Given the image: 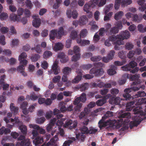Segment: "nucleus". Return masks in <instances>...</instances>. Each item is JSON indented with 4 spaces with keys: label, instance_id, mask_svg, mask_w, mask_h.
<instances>
[{
    "label": "nucleus",
    "instance_id": "33",
    "mask_svg": "<svg viewBox=\"0 0 146 146\" xmlns=\"http://www.w3.org/2000/svg\"><path fill=\"white\" fill-rule=\"evenodd\" d=\"M11 132L10 129L8 128H6L4 127H2L0 129V134L2 135L3 134H6L9 133Z\"/></svg>",
    "mask_w": 146,
    "mask_h": 146
},
{
    "label": "nucleus",
    "instance_id": "38",
    "mask_svg": "<svg viewBox=\"0 0 146 146\" xmlns=\"http://www.w3.org/2000/svg\"><path fill=\"white\" fill-rule=\"evenodd\" d=\"M91 6L89 3H86L84 7V10L87 13H88L91 10Z\"/></svg>",
    "mask_w": 146,
    "mask_h": 146
},
{
    "label": "nucleus",
    "instance_id": "58",
    "mask_svg": "<svg viewBox=\"0 0 146 146\" xmlns=\"http://www.w3.org/2000/svg\"><path fill=\"white\" fill-rule=\"evenodd\" d=\"M96 23L95 21H93V23L90 22V25L92 26V27L91 28V30L92 31L94 30H96L98 29V26L96 24H94V23Z\"/></svg>",
    "mask_w": 146,
    "mask_h": 146
},
{
    "label": "nucleus",
    "instance_id": "21",
    "mask_svg": "<svg viewBox=\"0 0 146 146\" xmlns=\"http://www.w3.org/2000/svg\"><path fill=\"white\" fill-rule=\"evenodd\" d=\"M30 142L29 140H24L18 142L16 146H30Z\"/></svg>",
    "mask_w": 146,
    "mask_h": 146
},
{
    "label": "nucleus",
    "instance_id": "34",
    "mask_svg": "<svg viewBox=\"0 0 146 146\" xmlns=\"http://www.w3.org/2000/svg\"><path fill=\"white\" fill-rule=\"evenodd\" d=\"M57 64L56 63H54L52 67L54 73L55 75L58 74L60 72V70L58 68Z\"/></svg>",
    "mask_w": 146,
    "mask_h": 146
},
{
    "label": "nucleus",
    "instance_id": "41",
    "mask_svg": "<svg viewBox=\"0 0 146 146\" xmlns=\"http://www.w3.org/2000/svg\"><path fill=\"white\" fill-rule=\"evenodd\" d=\"M113 6V5L112 4H110L106 6L104 9L105 14H106L111 9H112Z\"/></svg>",
    "mask_w": 146,
    "mask_h": 146
},
{
    "label": "nucleus",
    "instance_id": "40",
    "mask_svg": "<svg viewBox=\"0 0 146 146\" xmlns=\"http://www.w3.org/2000/svg\"><path fill=\"white\" fill-rule=\"evenodd\" d=\"M52 55V53L50 51H45L43 54V57L45 59H47Z\"/></svg>",
    "mask_w": 146,
    "mask_h": 146
},
{
    "label": "nucleus",
    "instance_id": "31",
    "mask_svg": "<svg viewBox=\"0 0 146 146\" xmlns=\"http://www.w3.org/2000/svg\"><path fill=\"white\" fill-rule=\"evenodd\" d=\"M133 20L135 22L137 23L140 22L142 19V15L135 14L133 15Z\"/></svg>",
    "mask_w": 146,
    "mask_h": 146
},
{
    "label": "nucleus",
    "instance_id": "14",
    "mask_svg": "<svg viewBox=\"0 0 146 146\" xmlns=\"http://www.w3.org/2000/svg\"><path fill=\"white\" fill-rule=\"evenodd\" d=\"M115 51L113 50H111L109 53L107 57H104L103 58V61L105 62H108L109 60H112L115 54Z\"/></svg>",
    "mask_w": 146,
    "mask_h": 146
},
{
    "label": "nucleus",
    "instance_id": "22",
    "mask_svg": "<svg viewBox=\"0 0 146 146\" xmlns=\"http://www.w3.org/2000/svg\"><path fill=\"white\" fill-rule=\"evenodd\" d=\"M80 25H85L88 22V19L86 16H82L79 20Z\"/></svg>",
    "mask_w": 146,
    "mask_h": 146
},
{
    "label": "nucleus",
    "instance_id": "50",
    "mask_svg": "<svg viewBox=\"0 0 146 146\" xmlns=\"http://www.w3.org/2000/svg\"><path fill=\"white\" fill-rule=\"evenodd\" d=\"M40 58V56L38 54H35L31 57V59L33 62H36Z\"/></svg>",
    "mask_w": 146,
    "mask_h": 146
},
{
    "label": "nucleus",
    "instance_id": "47",
    "mask_svg": "<svg viewBox=\"0 0 146 146\" xmlns=\"http://www.w3.org/2000/svg\"><path fill=\"white\" fill-rule=\"evenodd\" d=\"M146 96V93L144 91H139L137 92V94H136L135 95V98L139 97H144Z\"/></svg>",
    "mask_w": 146,
    "mask_h": 146
},
{
    "label": "nucleus",
    "instance_id": "53",
    "mask_svg": "<svg viewBox=\"0 0 146 146\" xmlns=\"http://www.w3.org/2000/svg\"><path fill=\"white\" fill-rule=\"evenodd\" d=\"M88 86V83H87L83 84L81 86L80 90L84 91L87 89Z\"/></svg>",
    "mask_w": 146,
    "mask_h": 146
},
{
    "label": "nucleus",
    "instance_id": "12",
    "mask_svg": "<svg viewBox=\"0 0 146 146\" xmlns=\"http://www.w3.org/2000/svg\"><path fill=\"white\" fill-rule=\"evenodd\" d=\"M139 74H135L134 75H131L129 77L127 76V77L129 78L131 81H135L133 82L132 84L133 85H137L139 83Z\"/></svg>",
    "mask_w": 146,
    "mask_h": 146
},
{
    "label": "nucleus",
    "instance_id": "30",
    "mask_svg": "<svg viewBox=\"0 0 146 146\" xmlns=\"http://www.w3.org/2000/svg\"><path fill=\"white\" fill-rule=\"evenodd\" d=\"M72 140L68 139L65 141L63 144V145L62 146H69L74 141L76 140L75 137H72L70 138Z\"/></svg>",
    "mask_w": 146,
    "mask_h": 146
},
{
    "label": "nucleus",
    "instance_id": "46",
    "mask_svg": "<svg viewBox=\"0 0 146 146\" xmlns=\"http://www.w3.org/2000/svg\"><path fill=\"white\" fill-rule=\"evenodd\" d=\"M102 58V57L100 56H94L90 58V59L92 61L94 62L99 61Z\"/></svg>",
    "mask_w": 146,
    "mask_h": 146
},
{
    "label": "nucleus",
    "instance_id": "5",
    "mask_svg": "<svg viewBox=\"0 0 146 146\" xmlns=\"http://www.w3.org/2000/svg\"><path fill=\"white\" fill-rule=\"evenodd\" d=\"M137 65V63L134 61L130 62L129 64L121 67L122 70L124 71H130L131 69L133 68Z\"/></svg>",
    "mask_w": 146,
    "mask_h": 146
},
{
    "label": "nucleus",
    "instance_id": "49",
    "mask_svg": "<svg viewBox=\"0 0 146 146\" xmlns=\"http://www.w3.org/2000/svg\"><path fill=\"white\" fill-rule=\"evenodd\" d=\"M38 98V96L34 93L31 94L30 96V99L33 101L36 100Z\"/></svg>",
    "mask_w": 146,
    "mask_h": 146
},
{
    "label": "nucleus",
    "instance_id": "11",
    "mask_svg": "<svg viewBox=\"0 0 146 146\" xmlns=\"http://www.w3.org/2000/svg\"><path fill=\"white\" fill-rule=\"evenodd\" d=\"M103 69L102 68L96 69V68H93L90 70V73L91 74H95L96 76L102 75L104 73Z\"/></svg>",
    "mask_w": 146,
    "mask_h": 146
},
{
    "label": "nucleus",
    "instance_id": "51",
    "mask_svg": "<svg viewBox=\"0 0 146 146\" xmlns=\"http://www.w3.org/2000/svg\"><path fill=\"white\" fill-rule=\"evenodd\" d=\"M121 0H116L115 2L114 7L116 10H118L121 3Z\"/></svg>",
    "mask_w": 146,
    "mask_h": 146
},
{
    "label": "nucleus",
    "instance_id": "7",
    "mask_svg": "<svg viewBox=\"0 0 146 146\" xmlns=\"http://www.w3.org/2000/svg\"><path fill=\"white\" fill-rule=\"evenodd\" d=\"M56 121V119L55 118L51 119L50 121V123L47 125L46 127V130L48 131H52L51 134L52 136L54 135V133H55L54 131V130H52V129L54 127H55V124Z\"/></svg>",
    "mask_w": 146,
    "mask_h": 146
},
{
    "label": "nucleus",
    "instance_id": "28",
    "mask_svg": "<svg viewBox=\"0 0 146 146\" xmlns=\"http://www.w3.org/2000/svg\"><path fill=\"white\" fill-rule=\"evenodd\" d=\"M60 110L55 109L54 110L53 112L54 115H56V119H58L63 117V115L62 114H60Z\"/></svg>",
    "mask_w": 146,
    "mask_h": 146
},
{
    "label": "nucleus",
    "instance_id": "55",
    "mask_svg": "<svg viewBox=\"0 0 146 146\" xmlns=\"http://www.w3.org/2000/svg\"><path fill=\"white\" fill-rule=\"evenodd\" d=\"M118 56L122 60L126 59V56L125 52L123 51H121L118 53Z\"/></svg>",
    "mask_w": 146,
    "mask_h": 146
},
{
    "label": "nucleus",
    "instance_id": "57",
    "mask_svg": "<svg viewBox=\"0 0 146 146\" xmlns=\"http://www.w3.org/2000/svg\"><path fill=\"white\" fill-rule=\"evenodd\" d=\"M77 36V33L76 31H72L70 35V36L73 39H75Z\"/></svg>",
    "mask_w": 146,
    "mask_h": 146
},
{
    "label": "nucleus",
    "instance_id": "56",
    "mask_svg": "<svg viewBox=\"0 0 146 146\" xmlns=\"http://www.w3.org/2000/svg\"><path fill=\"white\" fill-rule=\"evenodd\" d=\"M8 17V15L6 13H2L0 15V19L1 20H5Z\"/></svg>",
    "mask_w": 146,
    "mask_h": 146
},
{
    "label": "nucleus",
    "instance_id": "8",
    "mask_svg": "<svg viewBox=\"0 0 146 146\" xmlns=\"http://www.w3.org/2000/svg\"><path fill=\"white\" fill-rule=\"evenodd\" d=\"M76 72L79 75H78L73 80L72 82L73 83H78L80 81L82 78L83 71L80 69H77L76 70Z\"/></svg>",
    "mask_w": 146,
    "mask_h": 146
},
{
    "label": "nucleus",
    "instance_id": "24",
    "mask_svg": "<svg viewBox=\"0 0 146 146\" xmlns=\"http://www.w3.org/2000/svg\"><path fill=\"white\" fill-rule=\"evenodd\" d=\"M10 108L11 111L15 115L17 114L18 112V108L14 106L13 103H11L10 105Z\"/></svg>",
    "mask_w": 146,
    "mask_h": 146
},
{
    "label": "nucleus",
    "instance_id": "1",
    "mask_svg": "<svg viewBox=\"0 0 146 146\" xmlns=\"http://www.w3.org/2000/svg\"><path fill=\"white\" fill-rule=\"evenodd\" d=\"M142 108L140 106H137L134 108L133 110V113L136 115L135 116V118L137 120H135L131 121L129 123V127L131 128L135 126H137L140 123L143 119L144 117L143 112L141 110Z\"/></svg>",
    "mask_w": 146,
    "mask_h": 146
},
{
    "label": "nucleus",
    "instance_id": "62",
    "mask_svg": "<svg viewBox=\"0 0 146 146\" xmlns=\"http://www.w3.org/2000/svg\"><path fill=\"white\" fill-rule=\"evenodd\" d=\"M107 73L109 75H112L115 74L116 72L114 69L111 68L108 70Z\"/></svg>",
    "mask_w": 146,
    "mask_h": 146
},
{
    "label": "nucleus",
    "instance_id": "64",
    "mask_svg": "<svg viewBox=\"0 0 146 146\" xmlns=\"http://www.w3.org/2000/svg\"><path fill=\"white\" fill-rule=\"evenodd\" d=\"M97 131V130L93 127H90V128L88 131V133L90 134H94Z\"/></svg>",
    "mask_w": 146,
    "mask_h": 146
},
{
    "label": "nucleus",
    "instance_id": "61",
    "mask_svg": "<svg viewBox=\"0 0 146 146\" xmlns=\"http://www.w3.org/2000/svg\"><path fill=\"white\" fill-rule=\"evenodd\" d=\"M87 32L86 29H84L81 31L80 33V37L82 38H84L87 35Z\"/></svg>",
    "mask_w": 146,
    "mask_h": 146
},
{
    "label": "nucleus",
    "instance_id": "17",
    "mask_svg": "<svg viewBox=\"0 0 146 146\" xmlns=\"http://www.w3.org/2000/svg\"><path fill=\"white\" fill-rule=\"evenodd\" d=\"M145 0H138L137 3L141 5L139 7V9L142 11H143L146 9V3H145Z\"/></svg>",
    "mask_w": 146,
    "mask_h": 146
},
{
    "label": "nucleus",
    "instance_id": "4",
    "mask_svg": "<svg viewBox=\"0 0 146 146\" xmlns=\"http://www.w3.org/2000/svg\"><path fill=\"white\" fill-rule=\"evenodd\" d=\"M139 89V88L137 86H133L130 88L126 89L124 91L125 93L123 94V96L125 98L126 100H129L131 98V96L130 94L131 92L137 91Z\"/></svg>",
    "mask_w": 146,
    "mask_h": 146
},
{
    "label": "nucleus",
    "instance_id": "10",
    "mask_svg": "<svg viewBox=\"0 0 146 146\" xmlns=\"http://www.w3.org/2000/svg\"><path fill=\"white\" fill-rule=\"evenodd\" d=\"M130 36V33L129 32L126 30L124 31L121 32L120 34L117 35V38L118 39L124 40L125 39H127Z\"/></svg>",
    "mask_w": 146,
    "mask_h": 146
},
{
    "label": "nucleus",
    "instance_id": "45",
    "mask_svg": "<svg viewBox=\"0 0 146 146\" xmlns=\"http://www.w3.org/2000/svg\"><path fill=\"white\" fill-rule=\"evenodd\" d=\"M126 60H122L121 61H115L114 62V64L115 66H121L125 63Z\"/></svg>",
    "mask_w": 146,
    "mask_h": 146
},
{
    "label": "nucleus",
    "instance_id": "29",
    "mask_svg": "<svg viewBox=\"0 0 146 146\" xmlns=\"http://www.w3.org/2000/svg\"><path fill=\"white\" fill-rule=\"evenodd\" d=\"M10 18L11 20L14 21L18 22L20 21L19 17L16 14L13 13L10 14Z\"/></svg>",
    "mask_w": 146,
    "mask_h": 146
},
{
    "label": "nucleus",
    "instance_id": "37",
    "mask_svg": "<svg viewBox=\"0 0 146 146\" xmlns=\"http://www.w3.org/2000/svg\"><path fill=\"white\" fill-rule=\"evenodd\" d=\"M80 130L82 133L87 134H88L89 130L87 127L83 126L80 128Z\"/></svg>",
    "mask_w": 146,
    "mask_h": 146
},
{
    "label": "nucleus",
    "instance_id": "26",
    "mask_svg": "<svg viewBox=\"0 0 146 146\" xmlns=\"http://www.w3.org/2000/svg\"><path fill=\"white\" fill-rule=\"evenodd\" d=\"M123 15V11H119L115 14L114 18L117 21L121 19Z\"/></svg>",
    "mask_w": 146,
    "mask_h": 146
},
{
    "label": "nucleus",
    "instance_id": "52",
    "mask_svg": "<svg viewBox=\"0 0 146 146\" xmlns=\"http://www.w3.org/2000/svg\"><path fill=\"white\" fill-rule=\"evenodd\" d=\"M81 102H84L86 100V94L85 93H82L81 95L79 97Z\"/></svg>",
    "mask_w": 146,
    "mask_h": 146
},
{
    "label": "nucleus",
    "instance_id": "27",
    "mask_svg": "<svg viewBox=\"0 0 146 146\" xmlns=\"http://www.w3.org/2000/svg\"><path fill=\"white\" fill-rule=\"evenodd\" d=\"M63 45L62 43L58 42L56 43L54 47V49L55 51H57L62 49Z\"/></svg>",
    "mask_w": 146,
    "mask_h": 146
},
{
    "label": "nucleus",
    "instance_id": "54",
    "mask_svg": "<svg viewBox=\"0 0 146 146\" xmlns=\"http://www.w3.org/2000/svg\"><path fill=\"white\" fill-rule=\"evenodd\" d=\"M98 0H91L89 4L91 5V6L92 7L94 8L96 5L98 4Z\"/></svg>",
    "mask_w": 146,
    "mask_h": 146
},
{
    "label": "nucleus",
    "instance_id": "15",
    "mask_svg": "<svg viewBox=\"0 0 146 146\" xmlns=\"http://www.w3.org/2000/svg\"><path fill=\"white\" fill-rule=\"evenodd\" d=\"M57 57L60 59V61L62 63L66 62L68 60V57L63 52L59 53Z\"/></svg>",
    "mask_w": 146,
    "mask_h": 146
},
{
    "label": "nucleus",
    "instance_id": "59",
    "mask_svg": "<svg viewBox=\"0 0 146 146\" xmlns=\"http://www.w3.org/2000/svg\"><path fill=\"white\" fill-rule=\"evenodd\" d=\"M46 119L44 117H41L40 118H38L36 119L37 123L39 124H42L45 121Z\"/></svg>",
    "mask_w": 146,
    "mask_h": 146
},
{
    "label": "nucleus",
    "instance_id": "13",
    "mask_svg": "<svg viewBox=\"0 0 146 146\" xmlns=\"http://www.w3.org/2000/svg\"><path fill=\"white\" fill-rule=\"evenodd\" d=\"M33 143L35 146H39L44 142L42 136H38L34 139Z\"/></svg>",
    "mask_w": 146,
    "mask_h": 146
},
{
    "label": "nucleus",
    "instance_id": "48",
    "mask_svg": "<svg viewBox=\"0 0 146 146\" xmlns=\"http://www.w3.org/2000/svg\"><path fill=\"white\" fill-rule=\"evenodd\" d=\"M125 46L126 49L129 50L133 48L134 45L132 43L130 42H127L126 43Z\"/></svg>",
    "mask_w": 146,
    "mask_h": 146
},
{
    "label": "nucleus",
    "instance_id": "23",
    "mask_svg": "<svg viewBox=\"0 0 146 146\" xmlns=\"http://www.w3.org/2000/svg\"><path fill=\"white\" fill-rule=\"evenodd\" d=\"M41 24V20L39 18H35L33 21V26L37 28Z\"/></svg>",
    "mask_w": 146,
    "mask_h": 146
},
{
    "label": "nucleus",
    "instance_id": "18",
    "mask_svg": "<svg viewBox=\"0 0 146 146\" xmlns=\"http://www.w3.org/2000/svg\"><path fill=\"white\" fill-rule=\"evenodd\" d=\"M65 120L64 119H61L60 121L58 120L56 123V125L58 127H54V132H57V130H59L61 128V127L64 124L63 121Z\"/></svg>",
    "mask_w": 146,
    "mask_h": 146
},
{
    "label": "nucleus",
    "instance_id": "43",
    "mask_svg": "<svg viewBox=\"0 0 146 146\" xmlns=\"http://www.w3.org/2000/svg\"><path fill=\"white\" fill-rule=\"evenodd\" d=\"M80 54L79 53L73 55L72 59V61L76 62L78 60L80 57Z\"/></svg>",
    "mask_w": 146,
    "mask_h": 146
},
{
    "label": "nucleus",
    "instance_id": "19",
    "mask_svg": "<svg viewBox=\"0 0 146 146\" xmlns=\"http://www.w3.org/2000/svg\"><path fill=\"white\" fill-rule=\"evenodd\" d=\"M123 40L120 39H117L115 42V46L114 48L115 50H119L120 48L119 46L120 45H123L124 44V42L123 41Z\"/></svg>",
    "mask_w": 146,
    "mask_h": 146
},
{
    "label": "nucleus",
    "instance_id": "16",
    "mask_svg": "<svg viewBox=\"0 0 146 146\" xmlns=\"http://www.w3.org/2000/svg\"><path fill=\"white\" fill-rule=\"evenodd\" d=\"M30 127L31 128L36 129L41 134H44L45 133V130L42 128L40 127L39 126L35 124H30Z\"/></svg>",
    "mask_w": 146,
    "mask_h": 146
},
{
    "label": "nucleus",
    "instance_id": "32",
    "mask_svg": "<svg viewBox=\"0 0 146 146\" xmlns=\"http://www.w3.org/2000/svg\"><path fill=\"white\" fill-rule=\"evenodd\" d=\"M106 102V98L104 97L102 99H99L96 102V104L98 106H101L105 104Z\"/></svg>",
    "mask_w": 146,
    "mask_h": 146
},
{
    "label": "nucleus",
    "instance_id": "3",
    "mask_svg": "<svg viewBox=\"0 0 146 146\" xmlns=\"http://www.w3.org/2000/svg\"><path fill=\"white\" fill-rule=\"evenodd\" d=\"M64 33V29L62 27H60L58 31L57 29L52 30L49 34L50 38L54 40L56 37L60 38L63 35Z\"/></svg>",
    "mask_w": 146,
    "mask_h": 146
},
{
    "label": "nucleus",
    "instance_id": "25",
    "mask_svg": "<svg viewBox=\"0 0 146 146\" xmlns=\"http://www.w3.org/2000/svg\"><path fill=\"white\" fill-rule=\"evenodd\" d=\"M119 30L116 27H114L111 28L110 31L107 33V35H111L112 34H114L118 33Z\"/></svg>",
    "mask_w": 146,
    "mask_h": 146
},
{
    "label": "nucleus",
    "instance_id": "60",
    "mask_svg": "<svg viewBox=\"0 0 146 146\" xmlns=\"http://www.w3.org/2000/svg\"><path fill=\"white\" fill-rule=\"evenodd\" d=\"M63 102H61L59 104L60 106H61V107L60 108V111L62 112L65 111H66V108Z\"/></svg>",
    "mask_w": 146,
    "mask_h": 146
},
{
    "label": "nucleus",
    "instance_id": "63",
    "mask_svg": "<svg viewBox=\"0 0 146 146\" xmlns=\"http://www.w3.org/2000/svg\"><path fill=\"white\" fill-rule=\"evenodd\" d=\"M27 57V55L26 53L25 52H23L19 56V60H21L23 59L24 58H26Z\"/></svg>",
    "mask_w": 146,
    "mask_h": 146
},
{
    "label": "nucleus",
    "instance_id": "44",
    "mask_svg": "<svg viewBox=\"0 0 146 146\" xmlns=\"http://www.w3.org/2000/svg\"><path fill=\"white\" fill-rule=\"evenodd\" d=\"M105 15L104 16V20L105 21H108L110 20V18L113 15V12H110L108 13Z\"/></svg>",
    "mask_w": 146,
    "mask_h": 146
},
{
    "label": "nucleus",
    "instance_id": "20",
    "mask_svg": "<svg viewBox=\"0 0 146 146\" xmlns=\"http://www.w3.org/2000/svg\"><path fill=\"white\" fill-rule=\"evenodd\" d=\"M109 102L111 104L118 105L120 102V98L119 97L116 98L112 97L110 99Z\"/></svg>",
    "mask_w": 146,
    "mask_h": 146
},
{
    "label": "nucleus",
    "instance_id": "42",
    "mask_svg": "<svg viewBox=\"0 0 146 146\" xmlns=\"http://www.w3.org/2000/svg\"><path fill=\"white\" fill-rule=\"evenodd\" d=\"M19 129L21 130V132L24 135L27 133V128L26 126L24 125H21L19 127Z\"/></svg>",
    "mask_w": 146,
    "mask_h": 146
},
{
    "label": "nucleus",
    "instance_id": "9",
    "mask_svg": "<svg viewBox=\"0 0 146 146\" xmlns=\"http://www.w3.org/2000/svg\"><path fill=\"white\" fill-rule=\"evenodd\" d=\"M119 117L122 118V121L128 122L129 121V119L131 118V113L129 112H125L120 114Z\"/></svg>",
    "mask_w": 146,
    "mask_h": 146
},
{
    "label": "nucleus",
    "instance_id": "35",
    "mask_svg": "<svg viewBox=\"0 0 146 146\" xmlns=\"http://www.w3.org/2000/svg\"><path fill=\"white\" fill-rule=\"evenodd\" d=\"M84 134L81 133L76 134V138L78 140H81V141H83L86 137V136Z\"/></svg>",
    "mask_w": 146,
    "mask_h": 146
},
{
    "label": "nucleus",
    "instance_id": "2",
    "mask_svg": "<svg viewBox=\"0 0 146 146\" xmlns=\"http://www.w3.org/2000/svg\"><path fill=\"white\" fill-rule=\"evenodd\" d=\"M113 115V112L112 111H108L102 117V119L98 122V126L100 129L107 126H109V127H113L114 126H115V124L116 122V121L115 120H111L109 119L104 121L105 119L108 117H111Z\"/></svg>",
    "mask_w": 146,
    "mask_h": 146
},
{
    "label": "nucleus",
    "instance_id": "6",
    "mask_svg": "<svg viewBox=\"0 0 146 146\" xmlns=\"http://www.w3.org/2000/svg\"><path fill=\"white\" fill-rule=\"evenodd\" d=\"M58 140L57 134L54 137L51 139L47 143L45 142L40 146H57L56 142Z\"/></svg>",
    "mask_w": 146,
    "mask_h": 146
},
{
    "label": "nucleus",
    "instance_id": "39",
    "mask_svg": "<svg viewBox=\"0 0 146 146\" xmlns=\"http://www.w3.org/2000/svg\"><path fill=\"white\" fill-rule=\"evenodd\" d=\"M71 72V68L68 67H65L63 70V73L64 75H68L69 74H70Z\"/></svg>",
    "mask_w": 146,
    "mask_h": 146
},
{
    "label": "nucleus",
    "instance_id": "36",
    "mask_svg": "<svg viewBox=\"0 0 146 146\" xmlns=\"http://www.w3.org/2000/svg\"><path fill=\"white\" fill-rule=\"evenodd\" d=\"M132 2L131 0H123L121 2V6L122 7L130 4Z\"/></svg>",
    "mask_w": 146,
    "mask_h": 146
}]
</instances>
